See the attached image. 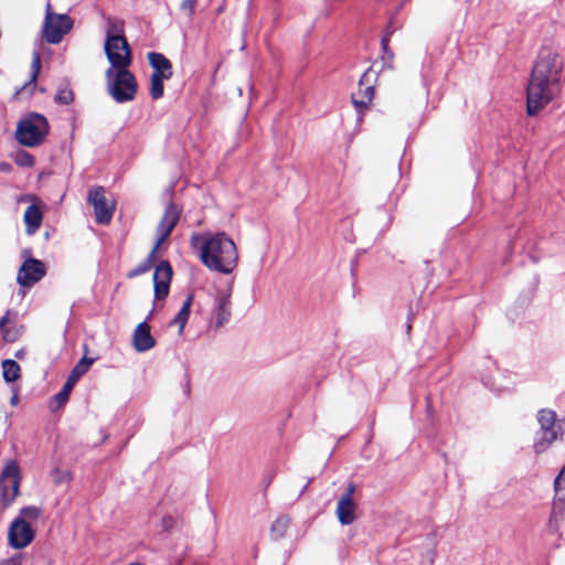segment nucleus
<instances>
[{
	"label": "nucleus",
	"mask_w": 565,
	"mask_h": 565,
	"mask_svg": "<svg viewBox=\"0 0 565 565\" xmlns=\"http://www.w3.org/2000/svg\"><path fill=\"white\" fill-rule=\"evenodd\" d=\"M77 381H78L77 379H75L74 376H72L70 374L67 380H66V382L64 384L67 386V388L73 390L75 384L77 383Z\"/></svg>",
	"instance_id": "nucleus-39"
},
{
	"label": "nucleus",
	"mask_w": 565,
	"mask_h": 565,
	"mask_svg": "<svg viewBox=\"0 0 565 565\" xmlns=\"http://www.w3.org/2000/svg\"><path fill=\"white\" fill-rule=\"evenodd\" d=\"M42 514V509L39 507H24L20 510V514L17 519H23L24 522L28 520H38Z\"/></svg>",
	"instance_id": "nucleus-28"
},
{
	"label": "nucleus",
	"mask_w": 565,
	"mask_h": 565,
	"mask_svg": "<svg viewBox=\"0 0 565 565\" xmlns=\"http://www.w3.org/2000/svg\"><path fill=\"white\" fill-rule=\"evenodd\" d=\"M147 57L149 64L153 68L152 74H158L159 77L167 79L172 77V64L163 54L150 52L148 53Z\"/></svg>",
	"instance_id": "nucleus-18"
},
{
	"label": "nucleus",
	"mask_w": 565,
	"mask_h": 565,
	"mask_svg": "<svg viewBox=\"0 0 565 565\" xmlns=\"http://www.w3.org/2000/svg\"><path fill=\"white\" fill-rule=\"evenodd\" d=\"M20 470L15 461H9L0 477V510L8 509L19 494Z\"/></svg>",
	"instance_id": "nucleus-7"
},
{
	"label": "nucleus",
	"mask_w": 565,
	"mask_h": 565,
	"mask_svg": "<svg viewBox=\"0 0 565 565\" xmlns=\"http://www.w3.org/2000/svg\"><path fill=\"white\" fill-rule=\"evenodd\" d=\"M161 524L166 531H169L174 527L175 520L172 516L167 515L162 518Z\"/></svg>",
	"instance_id": "nucleus-36"
},
{
	"label": "nucleus",
	"mask_w": 565,
	"mask_h": 565,
	"mask_svg": "<svg viewBox=\"0 0 565 565\" xmlns=\"http://www.w3.org/2000/svg\"><path fill=\"white\" fill-rule=\"evenodd\" d=\"M354 490H355V487L353 483H350L347 488V491L345 493H343L340 498H348L349 499H353V493H354Z\"/></svg>",
	"instance_id": "nucleus-38"
},
{
	"label": "nucleus",
	"mask_w": 565,
	"mask_h": 565,
	"mask_svg": "<svg viewBox=\"0 0 565 565\" xmlns=\"http://www.w3.org/2000/svg\"><path fill=\"white\" fill-rule=\"evenodd\" d=\"M381 45H382V50L385 54L388 55V57L392 60L393 58V53L388 50V38L385 36L382 39L381 41Z\"/></svg>",
	"instance_id": "nucleus-37"
},
{
	"label": "nucleus",
	"mask_w": 565,
	"mask_h": 565,
	"mask_svg": "<svg viewBox=\"0 0 565 565\" xmlns=\"http://www.w3.org/2000/svg\"><path fill=\"white\" fill-rule=\"evenodd\" d=\"M93 362L94 359L83 358L72 370L71 375L79 380L88 371Z\"/></svg>",
	"instance_id": "nucleus-29"
},
{
	"label": "nucleus",
	"mask_w": 565,
	"mask_h": 565,
	"mask_svg": "<svg viewBox=\"0 0 565 565\" xmlns=\"http://www.w3.org/2000/svg\"><path fill=\"white\" fill-rule=\"evenodd\" d=\"M41 71V55L38 51H34L32 54V62H31V76L30 81L25 83L19 90H17V94H21L23 92H28L29 94H32L35 85L38 75Z\"/></svg>",
	"instance_id": "nucleus-21"
},
{
	"label": "nucleus",
	"mask_w": 565,
	"mask_h": 565,
	"mask_svg": "<svg viewBox=\"0 0 565 565\" xmlns=\"http://www.w3.org/2000/svg\"><path fill=\"white\" fill-rule=\"evenodd\" d=\"M72 28L73 21L68 15L54 13L51 3L46 4L43 36L47 43H60Z\"/></svg>",
	"instance_id": "nucleus-6"
},
{
	"label": "nucleus",
	"mask_w": 565,
	"mask_h": 565,
	"mask_svg": "<svg viewBox=\"0 0 565 565\" xmlns=\"http://www.w3.org/2000/svg\"><path fill=\"white\" fill-rule=\"evenodd\" d=\"M193 245H200L201 262L213 271L231 274L237 265L235 243L225 233L194 235Z\"/></svg>",
	"instance_id": "nucleus-1"
},
{
	"label": "nucleus",
	"mask_w": 565,
	"mask_h": 565,
	"mask_svg": "<svg viewBox=\"0 0 565 565\" xmlns=\"http://www.w3.org/2000/svg\"><path fill=\"white\" fill-rule=\"evenodd\" d=\"M42 218L43 214L39 206L32 204L25 210L23 220L29 235L34 234L40 228Z\"/></svg>",
	"instance_id": "nucleus-20"
},
{
	"label": "nucleus",
	"mask_w": 565,
	"mask_h": 565,
	"mask_svg": "<svg viewBox=\"0 0 565 565\" xmlns=\"http://www.w3.org/2000/svg\"><path fill=\"white\" fill-rule=\"evenodd\" d=\"M20 365L13 360L2 362V375L7 382H13L20 377Z\"/></svg>",
	"instance_id": "nucleus-25"
},
{
	"label": "nucleus",
	"mask_w": 565,
	"mask_h": 565,
	"mask_svg": "<svg viewBox=\"0 0 565 565\" xmlns=\"http://www.w3.org/2000/svg\"><path fill=\"white\" fill-rule=\"evenodd\" d=\"M290 524V518L288 515H279L270 525V536L277 541L285 536Z\"/></svg>",
	"instance_id": "nucleus-23"
},
{
	"label": "nucleus",
	"mask_w": 565,
	"mask_h": 565,
	"mask_svg": "<svg viewBox=\"0 0 565 565\" xmlns=\"http://www.w3.org/2000/svg\"><path fill=\"white\" fill-rule=\"evenodd\" d=\"M154 254H156V252H153V249H152L151 253L149 254V256L143 262H141L137 267H135L127 274V277L135 278L139 275H142V274L149 271L154 263Z\"/></svg>",
	"instance_id": "nucleus-26"
},
{
	"label": "nucleus",
	"mask_w": 565,
	"mask_h": 565,
	"mask_svg": "<svg viewBox=\"0 0 565 565\" xmlns=\"http://www.w3.org/2000/svg\"><path fill=\"white\" fill-rule=\"evenodd\" d=\"M17 403H18V396H13V397L11 398V404H12V405H15Z\"/></svg>",
	"instance_id": "nucleus-41"
},
{
	"label": "nucleus",
	"mask_w": 565,
	"mask_h": 565,
	"mask_svg": "<svg viewBox=\"0 0 565 565\" xmlns=\"http://www.w3.org/2000/svg\"><path fill=\"white\" fill-rule=\"evenodd\" d=\"M105 54L110 63L109 68H128L132 62L130 46L125 38L106 39Z\"/></svg>",
	"instance_id": "nucleus-9"
},
{
	"label": "nucleus",
	"mask_w": 565,
	"mask_h": 565,
	"mask_svg": "<svg viewBox=\"0 0 565 565\" xmlns=\"http://www.w3.org/2000/svg\"><path fill=\"white\" fill-rule=\"evenodd\" d=\"M540 430L533 445L534 451L541 454L545 451L555 440L562 438L563 427L561 420L554 411L543 408L537 413Z\"/></svg>",
	"instance_id": "nucleus-4"
},
{
	"label": "nucleus",
	"mask_w": 565,
	"mask_h": 565,
	"mask_svg": "<svg viewBox=\"0 0 565 565\" xmlns=\"http://www.w3.org/2000/svg\"><path fill=\"white\" fill-rule=\"evenodd\" d=\"M17 163L23 167H32L34 164V158L28 152H20L17 156Z\"/></svg>",
	"instance_id": "nucleus-33"
},
{
	"label": "nucleus",
	"mask_w": 565,
	"mask_h": 565,
	"mask_svg": "<svg viewBox=\"0 0 565 565\" xmlns=\"http://www.w3.org/2000/svg\"><path fill=\"white\" fill-rule=\"evenodd\" d=\"M34 539V531L29 522L23 519H14L9 527V544L14 548H23L28 546Z\"/></svg>",
	"instance_id": "nucleus-13"
},
{
	"label": "nucleus",
	"mask_w": 565,
	"mask_h": 565,
	"mask_svg": "<svg viewBox=\"0 0 565 565\" xmlns=\"http://www.w3.org/2000/svg\"><path fill=\"white\" fill-rule=\"evenodd\" d=\"M8 323V317L3 316L0 318V330Z\"/></svg>",
	"instance_id": "nucleus-40"
},
{
	"label": "nucleus",
	"mask_w": 565,
	"mask_h": 565,
	"mask_svg": "<svg viewBox=\"0 0 565 565\" xmlns=\"http://www.w3.org/2000/svg\"><path fill=\"white\" fill-rule=\"evenodd\" d=\"M374 95V88L371 85L370 70L364 72L359 82V92L352 95V102L356 108H366Z\"/></svg>",
	"instance_id": "nucleus-16"
},
{
	"label": "nucleus",
	"mask_w": 565,
	"mask_h": 565,
	"mask_svg": "<svg viewBox=\"0 0 565 565\" xmlns=\"http://www.w3.org/2000/svg\"><path fill=\"white\" fill-rule=\"evenodd\" d=\"M11 565H19V563H17V562L12 561V562H11Z\"/></svg>",
	"instance_id": "nucleus-44"
},
{
	"label": "nucleus",
	"mask_w": 565,
	"mask_h": 565,
	"mask_svg": "<svg viewBox=\"0 0 565 565\" xmlns=\"http://www.w3.org/2000/svg\"><path fill=\"white\" fill-rule=\"evenodd\" d=\"M192 301H193V296L192 295H188L186 299L183 301V305H182L181 309L175 315V317H174V319L172 321V324L178 326L179 334L183 333L184 327H185V324H186V322L189 320Z\"/></svg>",
	"instance_id": "nucleus-22"
},
{
	"label": "nucleus",
	"mask_w": 565,
	"mask_h": 565,
	"mask_svg": "<svg viewBox=\"0 0 565 565\" xmlns=\"http://www.w3.org/2000/svg\"><path fill=\"white\" fill-rule=\"evenodd\" d=\"M181 210L175 204H169L157 227V241L153 252H157L160 245L170 236L171 232L179 222Z\"/></svg>",
	"instance_id": "nucleus-12"
},
{
	"label": "nucleus",
	"mask_w": 565,
	"mask_h": 565,
	"mask_svg": "<svg viewBox=\"0 0 565 565\" xmlns=\"http://www.w3.org/2000/svg\"><path fill=\"white\" fill-rule=\"evenodd\" d=\"M107 93L111 98L124 104L135 99L138 84L135 75L128 68H107L105 72Z\"/></svg>",
	"instance_id": "nucleus-3"
},
{
	"label": "nucleus",
	"mask_w": 565,
	"mask_h": 565,
	"mask_svg": "<svg viewBox=\"0 0 565 565\" xmlns=\"http://www.w3.org/2000/svg\"><path fill=\"white\" fill-rule=\"evenodd\" d=\"M166 78L159 77L158 74H151L150 77V96L153 99H159L163 96L164 86L163 81Z\"/></svg>",
	"instance_id": "nucleus-27"
},
{
	"label": "nucleus",
	"mask_w": 565,
	"mask_h": 565,
	"mask_svg": "<svg viewBox=\"0 0 565 565\" xmlns=\"http://www.w3.org/2000/svg\"><path fill=\"white\" fill-rule=\"evenodd\" d=\"M73 99H74L73 92L68 88H61L55 96V102L63 104V105L71 104L73 102Z\"/></svg>",
	"instance_id": "nucleus-31"
},
{
	"label": "nucleus",
	"mask_w": 565,
	"mask_h": 565,
	"mask_svg": "<svg viewBox=\"0 0 565 565\" xmlns=\"http://www.w3.org/2000/svg\"><path fill=\"white\" fill-rule=\"evenodd\" d=\"M88 202L94 207L96 222L98 224H108L115 212V202L106 198V192L103 186H94L88 192Z\"/></svg>",
	"instance_id": "nucleus-10"
},
{
	"label": "nucleus",
	"mask_w": 565,
	"mask_h": 565,
	"mask_svg": "<svg viewBox=\"0 0 565 565\" xmlns=\"http://www.w3.org/2000/svg\"><path fill=\"white\" fill-rule=\"evenodd\" d=\"M7 168H8V164H0V170L3 171V170H7Z\"/></svg>",
	"instance_id": "nucleus-42"
},
{
	"label": "nucleus",
	"mask_w": 565,
	"mask_h": 565,
	"mask_svg": "<svg viewBox=\"0 0 565 565\" xmlns=\"http://www.w3.org/2000/svg\"><path fill=\"white\" fill-rule=\"evenodd\" d=\"M171 278V265L167 260L161 262L153 274L154 298L157 300H162L169 295Z\"/></svg>",
	"instance_id": "nucleus-14"
},
{
	"label": "nucleus",
	"mask_w": 565,
	"mask_h": 565,
	"mask_svg": "<svg viewBox=\"0 0 565 565\" xmlns=\"http://www.w3.org/2000/svg\"><path fill=\"white\" fill-rule=\"evenodd\" d=\"M128 565H142V564H141V563H139V562H134V563H130V564H128Z\"/></svg>",
	"instance_id": "nucleus-43"
},
{
	"label": "nucleus",
	"mask_w": 565,
	"mask_h": 565,
	"mask_svg": "<svg viewBox=\"0 0 565 565\" xmlns=\"http://www.w3.org/2000/svg\"><path fill=\"white\" fill-rule=\"evenodd\" d=\"M196 7V0H182L180 8L188 15H192L194 13V9Z\"/></svg>",
	"instance_id": "nucleus-35"
},
{
	"label": "nucleus",
	"mask_w": 565,
	"mask_h": 565,
	"mask_svg": "<svg viewBox=\"0 0 565 565\" xmlns=\"http://www.w3.org/2000/svg\"><path fill=\"white\" fill-rule=\"evenodd\" d=\"M564 67L562 56L552 50H544L540 53L531 76L561 81Z\"/></svg>",
	"instance_id": "nucleus-8"
},
{
	"label": "nucleus",
	"mask_w": 565,
	"mask_h": 565,
	"mask_svg": "<svg viewBox=\"0 0 565 565\" xmlns=\"http://www.w3.org/2000/svg\"><path fill=\"white\" fill-rule=\"evenodd\" d=\"M554 487L557 495H565V466L556 477Z\"/></svg>",
	"instance_id": "nucleus-32"
},
{
	"label": "nucleus",
	"mask_w": 565,
	"mask_h": 565,
	"mask_svg": "<svg viewBox=\"0 0 565 565\" xmlns=\"http://www.w3.org/2000/svg\"><path fill=\"white\" fill-rule=\"evenodd\" d=\"M561 81L531 76L526 89V111L536 115L561 93Z\"/></svg>",
	"instance_id": "nucleus-2"
},
{
	"label": "nucleus",
	"mask_w": 565,
	"mask_h": 565,
	"mask_svg": "<svg viewBox=\"0 0 565 565\" xmlns=\"http://www.w3.org/2000/svg\"><path fill=\"white\" fill-rule=\"evenodd\" d=\"M231 296L221 292L215 297L214 308L212 311L211 323L214 329H220L230 321L231 318Z\"/></svg>",
	"instance_id": "nucleus-15"
},
{
	"label": "nucleus",
	"mask_w": 565,
	"mask_h": 565,
	"mask_svg": "<svg viewBox=\"0 0 565 565\" xmlns=\"http://www.w3.org/2000/svg\"><path fill=\"white\" fill-rule=\"evenodd\" d=\"M46 273L45 265L35 258H28L21 265L17 281L22 287H31L40 281Z\"/></svg>",
	"instance_id": "nucleus-11"
},
{
	"label": "nucleus",
	"mask_w": 565,
	"mask_h": 565,
	"mask_svg": "<svg viewBox=\"0 0 565 565\" xmlns=\"http://www.w3.org/2000/svg\"><path fill=\"white\" fill-rule=\"evenodd\" d=\"M52 478L55 484L68 483L72 480V473L68 470L56 468L52 471Z\"/></svg>",
	"instance_id": "nucleus-30"
},
{
	"label": "nucleus",
	"mask_w": 565,
	"mask_h": 565,
	"mask_svg": "<svg viewBox=\"0 0 565 565\" xmlns=\"http://www.w3.org/2000/svg\"><path fill=\"white\" fill-rule=\"evenodd\" d=\"M156 345V340L151 335L150 326L147 321L139 323L132 334V347L137 352H146Z\"/></svg>",
	"instance_id": "nucleus-17"
},
{
	"label": "nucleus",
	"mask_w": 565,
	"mask_h": 565,
	"mask_svg": "<svg viewBox=\"0 0 565 565\" xmlns=\"http://www.w3.org/2000/svg\"><path fill=\"white\" fill-rule=\"evenodd\" d=\"M356 503L353 499L340 498L337 504V516L342 525L352 524L355 519Z\"/></svg>",
	"instance_id": "nucleus-19"
},
{
	"label": "nucleus",
	"mask_w": 565,
	"mask_h": 565,
	"mask_svg": "<svg viewBox=\"0 0 565 565\" xmlns=\"http://www.w3.org/2000/svg\"><path fill=\"white\" fill-rule=\"evenodd\" d=\"M72 390L67 388V386L64 384L62 390L55 395V399L60 405H64L70 397Z\"/></svg>",
	"instance_id": "nucleus-34"
},
{
	"label": "nucleus",
	"mask_w": 565,
	"mask_h": 565,
	"mask_svg": "<svg viewBox=\"0 0 565 565\" xmlns=\"http://www.w3.org/2000/svg\"><path fill=\"white\" fill-rule=\"evenodd\" d=\"M106 39L125 38L124 33V21L117 18L108 17L106 19Z\"/></svg>",
	"instance_id": "nucleus-24"
},
{
	"label": "nucleus",
	"mask_w": 565,
	"mask_h": 565,
	"mask_svg": "<svg viewBox=\"0 0 565 565\" xmlns=\"http://www.w3.org/2000/svg\"><path fill=\"white\" fill-rule=\"evenodd\" d=\"M49 132V124L44 116L33 114L20 121L17 128V140L26 147L40 145Z\"/></svg>",
	"instance_id": "nucleus-5"
}]
</instances>
